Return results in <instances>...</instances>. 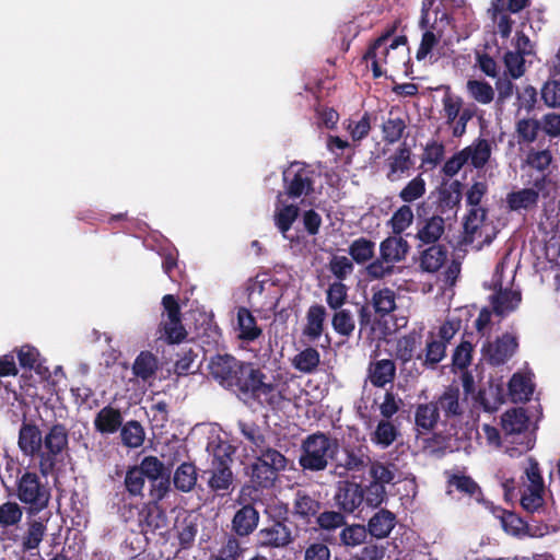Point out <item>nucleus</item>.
<instances>
[{
    "label": "nucleus",
    "instance_id": "obj_1",
    "mask_svg": "<svg viewBox=\"0 0 560 560\" xmlns=\"http://www.w3.org/2000/svg\"><path fill=\"white\" fill-rule=\"evenodd\" d=\"M241 377L234 389V394L242 400H252L257 405L277 410L285 400L281 375L267 376L255 363L247 362L244 370L240 371Z\"/></svg>",
    "mask_w": 560,
    "mask_h": 560
},
{
    "label": "nucleus",
    "instance_id": "obj_2",
    "mask_svg": "<svg viewBox=\"0 0 560 560\" xmlns=\"http://www.w3.org/2000/svg\"><path fill=\"white\" fill-rule=\"evenodd\" d=\"M408 38L406 35H399L392 39L388 46L377 48L368 47L363 55V60L370 62L374 79L387 75V68L393 71L402 70L408 73L410 63Z\"/></svg>",
    "mask_w": 560,
    "mask_h": 560
},
{
    "label": "nucleus",
    "instance_id": "obj_3",
    "mask_svg": "<svg viewBox=\"0 0 560 560\" xmlns=\"http://www.w3.org/2000/svg\"><path fill=\"white\" fill-rule=\"evenodd\" d=\"M40 472L24 470L15 481L14 495L23 505L26 516H37L51 500V488Z\"/></svg>",
    "mask_w": 560,
    "mask_h": 560
},
{
    "label": "nucleus",
    "instance_id": "obj_4",
    "mask_svg": "<svg viewBox=\"0 0 560 560\" xmlns=\"http://www.w3.org/2000/svg\"><path fill=\"white\" fill-rule=\"evenodd\" d=\"M339 443L327 433L317 431L308 434L301 443L299 465L304 471L318 472L325 470L330 462H335Z\"/></svg>",
    "mask_w": 560,
    "mask_h": 560
},
{
    "label": "nucleus",
    "instance_id": "obj_5",
    "mask_svg": "<svg viewBox=\"0 0 560 560\" xmlns=\"http://www.w3.org/2000/svg\"><path fill=\"white\" fill-rule=\"evenodd\" d=\"M69 450V430L65 423L55 422L44 433L43 451L37 468L45 478L51 476Z\"/></svg>",
    "mask_w": 560,
    "mask_h": 560
},
{
    "label": "nucleus",
    "instance_id": "obj_6",
    "mask_svg": "<svg viewBox=\"0 0 560 560\" xmlns=\"http://www.w3.org/2000/svg\"><path fill=\"white\" fill-rule=\"evenodd\" d=\"M259 497L250 495V487H242L236 503L241 505L231 521V532L238 537L250 536L258 527L260 514L254 506Z\"/></svg>",
    "mask_w": 560,
    "mask_h": 560
},
{
    "label": "nucleus",
    "instance_id": "obj_7",
    "mask_svg": "<svg viewBox=\"0 0 560 560\" xmlns=\"http://www.w3.org/2000/svg\"><path fill=\"white\" fill-rule=\"evenodd\" d=\"M162 322L160 324L161 338L168 345L183 342L187 331L182 323V312L177 299L173 294L162 298Z\"/></svg>",
    "mask_w": 560,
    "mask_h": 560
},
{
    "label": "nucleus",
    "instance_id": "obj_8",
    "mask_svg": "<svg viewBox=\"0 0 560 560\" xmlns=\"http://www.w3.org/2000/svg\"><path fill=\"white\" fill-rule=\"evenodd\" d=\"M314 171L301 162H293L282 173L283 192L288 198L298 199L314 192Z\"/></svg>",
    "mask_w": 560,
    "mask_h": 560
},
{
    "label": "nucleus",
    "instance_id": "obj_9",
    "mask_svg": "<svg viewBox=\"0 0 560 560\" xmlns=\"http://www.w3.org/2000/svg\"><path fill=\"white\" fill-rule=\"evenodd\" d=\"M246 363L231 354H217L210 360L209 372L223 388L233 393Z\"/></svg>",
    "mask_w": 560,
    "mask_h": 560
},
{
    "label": "nucleus",
    "instance_id": "obj_10",
    "mask_svg": "<svg viewBox=\"0 0 560 560\" xmlns=\"http://www.w3.org/2000/svg\"><path fill=\"white\" fill-rule=\"evenodd\" d=\"M288 509L284 508V516L271 520L257 533V546L266 549H282L293 542L292 529L288 525Z\"/></svg>",
    "mask_w": 560,
    "mask_h": 560
},
{
    "label": "nucleus",
    "instance_id": "obj_11",
    "mask_svg": "<svg viewBox=\"0 0 560 560\" xmlns=\"http://www.w3.org/2000/svg\"><path fill=\"white\" fill-rule=\"evenodd\" d=\"M444 425L452 427L462 421L465 413V404L460 401L459 387L456 385L446 386L442 394L434 398Z\"/></svg>",
    "mask_w": 560,
    "mask_h": 560
},
{
    "label": "nucleus",
    "instance_id": "obj_12",
    "mask_svg": "<svg viewBox=\"0 0 560 560\" xmlns=\"http://www.w3.org/2000/svg\"><path fill=\"white\" fill-rule=\"evenodd\" d=\"M334 501L347 514L354 513L364 503V489L353 480H342L337 485Z\"/></svg>",
    "mask_w": 560,
    "mask_h": 560
},
{
    "label": "nucleus",
    "instance_id": "obj_13",
    "mask_svg": "<svg viewBox=\"0 0 560 560\" xmlns=\"http://www.w3.org/2000/svg\"><path fill=\"white\" fill-rule=\"evenodd\" d=\"M44 434L34 420L24 417L18 436V446L23 455L40 460Z\"/></svg>",
    "mask_w": 560,
    "mask_h": 560
},
{
    "label": "nucleus",
    "instance_id": "obj_14",
    "mask_svg": "<svg viewBox=\"0 0 560 560\" xmlns=\"http://www.w3.org/2000/svg\"><path fill=\"white\" fill-rule=\"evenodd\" d=\"M517 346V339L514 336L504 334L494 342L485 343L482 354L491 365L497 366L505 363L514 354Z\"/></svg>",
    "mask_w": 560,
    "mask_h": 560
},
{
    "label": "nucleus",
    "instance_id": "obj_15",
    "mask_svg": "<svg viewBox=\"0 0 560 560\" xmlns=\"http://www.w3.org/2000/svg\"><path fill=\"white\" fill-rule=\"evenodd\" d=\"M343 458L335 463V472L342 477L348 471H362L371 463V457L363 446H345Z\"/></svg>",
    "mask_w": 560,
    "mask_h": 560
},
{
    "label": "nucleus",
    "instance_id": "obj_16",
    "mask_svg": "<svg viewBox=\"0 0 560 560\" xmlns=\"http://www.w3.org/2000/svg\"><path fill=\"white\" fill-rule=\"evenodd\" d=\"M445 232V221L441 215L418 219L415 238L419 242L418 248L439 243Z\"/></svg>",
    "mask_w": 560,
    "mask_h": 560
},
{
    "label": "nucleus",
    "instance_id": "obj_17",
    "mask_svg": "<svg viewBox=\"0 0 560 560\" xmlns=\"http://www.w3.org/2000/svg\"><path fill=\"white\" fill-rule=\"evenodd\" d=\"M487 508L500 521V525L506 534L515 537H523L529 534L527 522L514 512L497 506L492 502H487Z\"/></svg>",
    "mask_w": 560,
    "mask_h": 560
},
{
    "label": "nucleus",
    "instance_id": "obj_18",
    "mask_svg": "<svg viewBox=\"0 0 560 560\" xmlns=\"http://www.w3.org/2000/svg\"><path fill=\"white\" fill-rule=\"evenodd\" d=\"M27 517L26 529L21 536V549L23 552L38 549L47 533L48 518Z\"/></svg>",
    "mask_w": 560,
    "mask_h": 560
},
{
    "label": "nucleus",
    "instance_id": "obj_19",
    "mask_svg": "<svg viewBox=\"0 0 560 560\" xmlns=\"http://www.w3.org/2000/svg\"><path fill=\"white\" fill-rule=\"evenodd\" d=\"M439 422H442V418L434 400L416 406L415 425L419 434L433 432Z\"/></svg>",
    "mask_w": 560,
    "mask_h": 560
},
{
    "label": "nucleus",
    "instance_id": "obj_20",
    "mask_svg": "<svg viewBox=\"0 0 560 560\" xmlns=\"http://www.w3.org/2000/svg\"><path fill=\"white\" fill-rule=\"evenodd\" d=\"M299 215V206L294 203H284L282 201V192L280 191L277 196V202L273 211V222L283 237H287V233L291 230Z\"/></svg>",
    "mask_w": 560,
    "mask_h": 560
},
{
    "label": "nucleus",
    "instance_id": "obj_21",
    "mask_svg": "<svg viewBox=\"0 0 560 560\" xmlns=\"http://www.w3.org/2000/svg\"><path fill=\"white\" fill-rule=\"evenodd\" d=\"M322 509V502L316 494H311L305 490H298L293 500V514L310 523L311 518L316 517Z\"/></svg>",
    "mask_w": 560,
    "mask_h": 560
},
{
    "label": "nucleus",
    "instance_id": "obj_22",
    "mask_svg": "<svg viewBox=\"0 0 560 560\" xmlns=\"http://www.w3.org/2000/svg\"><path fill=\"white\" fill-rule=\"evenodd\" d=\"M396 376V365L393 360L382 359L370 362L368 368V380L374 387L384 388L392 384Z\"/></svg>",
    "mask_w": 560,
    "mask_h": 560
},
{
    "label": "nucleus",
    "instance_id": "obj_23",
    "mask_svg": "<svg viewBox=\"0 0 560 560\" xmlns=\"http://www.w3.org/2000/svg\"><path fill=\"white\" fill-rule=\"evenodd\" d=\"M278 477L279 474L255 458L250 465V483L243 487H250V495H253L258 490L272 488Z\"/></svg>",
    "mask_w": 560,
    "mask_h": 560
},
{
    "label": "nucleus",
    "instance_id": "obj_24",
    "mask_svg": "<svg viewBox=\"0 0 560 560\" xmlns=\"http://www.w3.org/2000/svg\"><path fill=\"white\" fill-rule=\"evenodd\" d=\"M462 151L467 158V163L476 170H481L491 159L492 147L488 139L478 137L471 144L462 149Z\"/></svg>",
    "mask_w": 560,
    "mask_h": 560
},
{
    "label": "nucleus",
    "instance_id": "obj_25",
    "mask_svg": "<svg viewBox=\"0 0 560 560\" xmlns=\"http://www.w3.org/2000/svg\"><path fill=\"white\" fill-rule=\"evenodd\" d=\"M409 249V243L400 235L388 236L380 244V256L395 265L406 259Z\"/></svg>",
    "mask_w": 560,
    "mask_h": 560
},
{
    "label": "nucleus",
    "instance_id": "obj_26",
    "mask_svg": "<svg viewBox=\"0 0 560 560\" xmlns=\"http://www.w3.org/2000/svg\"><path fill=\"white\" fill-rule=\"evenodd\" d=\"M420 252L419 266L422 271L434 273L441 269L447 259V247L444 244H429Z\"/></svg>",
    "mask_w": 560,
    "mask_h": 560
},
{
    "label": "nucleus",
    "instance_id": "obj_27",
    "mask_svg": "<svg viewBox=\"0 0 560 560\" xmlns=\"http://www.w3.org/2000/svg\"><path fill=\"white\" fill-rule=\"evenodd\" d=\"M122 420L120 410L107 405L96 413L94 428L101 434H113L120 429Z\"/></svg>",
    "mask_w": 560,
    "mask_h": 560
},
{
    "label": "nucleus",
    "instance_id": "obj_28",
    "mask_svg": "<svg viewBox=\"0 0 560 560\" xmlns=\"http://www.w3.org/2000/svg\"><path fill=\"white\" fill-rule=\"evenodd\" d=\"M410 156L411 151L406 143H404L387 159L388 173L386 177L389 182L400 179L402 175L410 170L412 165Z\"/></svg>",
    "mask_w": 560,
    "mask_h": 560
},
{
    "label": "nucleus",
    "instance_id": "obj_29",
    "mask_svg": "<svg viewBox=\"0 0 560 560\" xmlns=\"http://www.w3.org/2000/svg\"><path fill=\"white\" fill-rule=\"evenodd\" d=\"M395 525L396 515L386 509H382L369 520L366 530L372 537L383 539L389 536Z\"/></svg>",
    "mask_w": 560,
    "mask_h": 560
},
{
    "label": "nucleus",
    "instance_id": "obj_30",
    "mask_svg": "<svg viewBox=\"0 0 560 560\" xmlns=\"http://www.w3.org/2000/svg\"><path fill=\"white\" fill-rule=\"evenodd\" d=\"M326 310L320 304L310 306L306 313V325L303 328L302 335L308 341L314 342L322 336L324 331V323L326 318Z\"/></svg>",
    "mask_w": 560,
    "mask_h": 560
},
{
    "label": "nucleus",
    "instance_id": "obj_31",
    "mask_svg": "<svg viewBox=\"0 0 560 560\" xmlns=\"http://www.w3.org/2000/svg\"><path fill=\"white\" fill-rule=\"evenodd\" d=\"M209 474L208 487L215 493L228 492L233 483V471L231 466L220 462L218 465H211V467L205 471Z\"/></svg>",
    "mask_w": 560,
    "mask_h": 560
},
{
    "label": "nucleus",
    "instance_id": "obj_32",
    "mask_svg": "<svg viewBox=\"0 0 560 560\" xmlns=\"http://www.w3.org/2000/svg\"><path fill=\"white\" fill-rule=\"evenodd\" d=\"M522 301L520 291L509 289H500L491 296V305L493 313L498 316H505L506 314L515 311Z\"/></svg>",
    "mask_w": 560,
    "mask_h": 560
},
{
    "label": "nucleus",
    "instance_id": "obj_33",
    "mask_svg": "<svg viewBox=\"0 0 560 560\" xmlns=\"http://www.w3.org/2000/svg\"><path fill=\"white\" fill-rule=\"evenodd\" d=\"M237 327L238 339L245 342H253L262 334L261 328L257 325L255 316L244 306L237 310Z\"/></svg>",
    "mask_w": 560,
    "mask_h": 560
},
{
    "label": "nucleus",
    "instance_id": "obj_34",
    "mask_svg": "<svg viewBox=\"0 0 560 560\" xmlns=\"http://www.w3.org/2000/svg\"><path fill=\"white\" fill-rule=\"evenodd\" d=\"M463 184L459 180H453L439 190L438 208L441 213L448 210H456L462 200Z\"/></svg>",
    "mask_w": 560,
    "mask_h": 560
},
{
    "label": "nucleus",
    "instance_id": "obj_35",
    "mask_svg": "<svg viewBox=\"0 0 560 560\" xmlns=\"http://www.w3.org/2000/svg\"><path fill=\"white\" fill-rule=\"evenodd\" d=\"M529 418L523 408L506 410L501 418V425L505 434H520L527 430Z\"/></svg>",
    "mask_w": 560,
    "mask_h": 560
},
{
    "label": "nucleus",
    "instance_id": "obj_36",
    "mask_svg": "<svg viewBox=\"0 0 560 560\" xmlns=\"http://www.w3.org/2000/svg\"><path fill=\"white\" fill-rule=\"evenodd\" d=\"M399 435V428L393 421L382 419L371 433V441L382 448H386L390 446Z\"/></svg>",
    "mask_w": 560,
    "mask_h": 560
},
{
    "label": "nucleus",
    "instance_id": "obj_37",
    "mask_svg": "<svg viewBox=\"0 0 560 560\" xmlns=\"http://www.w3.org/2000/svg\"><path fill=\"white\" fill-rule=\"evenodd\" d=\"M197 467L194 463H182L174 472L173 482L180 492L191 491L197 483Z\"/></svg>",
    "mask_w": 560,
    "mask_h": 560
},
{
    "label": "nucleus",
    "instance_id": "obj_38",
    "mask_svg": "<svg viewBox=\"0 0 560 560\" xmlns=\"http://www.w3.org/2000/svg\"><path fill=\"white\" fill-rule=\"evenodd\" d=\"M421 334L416 330L400 337L396 345L397 359L404 363L411 361L415 358L417 348L421 345Z\"/></svg>",
    "mask_w": 560,
    "mask_h": 560
},
{
    "label": "nucleus",
    "instance_id": "obj_39",
    "mask_svg": "<svg viewBox=\"0 0 560 560\" xmlns=\"http://www.w3.org/2000/svg\"><path fill=\"white\" fill-rule=\"evenodd\" d=\"M487 209L483 207H470L463 223L464 240L466 243L474 242L476 233L487 218Z\"/></svg>",
    "mask_w": 560,
    "mask_h": 560
},
{
    "label": "nucleus",
    "instance_id": "obj_40",
    "mask_svg": "<svg viewBox=\"0 0 560 560\" xmlns=\"http://www.w3.org/2000/svg\"><path fill=\"white\" fill-rule=\"evenodd\" d=\"M319 363L320 354L317 349L313 347L305 348L295 354L292 359L293 368L305 374L314 373L317 370Z\"/></svg>",
    "mask_w": 560,
    "mask_h": 560
},
{
    "label": "nucleus",
    "instance_id": "obj_41",
    "mask_svg": "<svg viewBox=\"0 0 560 560\" xmlns=\"http://www.w3.org/2000/svg\"><path fill=\"white\" fill-rule=\"evenodd\" d=\"M371 304L377 315L385 317L396 308V294L389 288L380 289L373 293Z\"/></svg>",
    "mask_w": 560,
    "mask_h": 560
},
{
    "label": "nucleus",
    "instance_id": "obj_42",
    "mask_svg": "<svg viewBox=\"0 0 560 560\" xmlns=\"http://www.w3.org/2000/svg\"><path fill=\"white\" fill-rule=\"evenodd\" d=\"M120 438L125 446L130 448L140 447L145 438L144 429L137 420L127 421L120 427Z\"/></svg>",
    "mask_w": 560,
    "mask_h": 560
},
{
    "label": "nucleus",
    "instance_id": "obj_43",
    "mask_svg": "<svg viewBox=\"0 0 560 560\" xmlns=\"http://www.w3.org/2000/svg\"><path fill=\"white\" fill-rule=\"evenodd\" d=\"M158 370V359L150 351H141L136 358L132 372L142 381L151 378Z\"/></svg>",
    "mask_w": 560,
    "mask_h": 560
},
{
    "label": "nucleus",
    "instance_id": "obj_44",
    "mask_svg": "<svg viewBox=\"0 0 560 560\" xmlns=\"http://www.w3.org/2000/svg\"><path fill=\"white\" fill-rule=\"evenodd\" d=\"M375 243L366 237L354 240L348 248L351 260L358 265H363L374 257Z\"/></svg>",
    "mask_w": 560,
    "mask_h": 560
},
{
    "label": "nucleus",
    "instance_id": "obj_45",
    "mask_svg": "<svg viewBox=\"0 0 560 560\" xmlns=\"http://www.w3.org/2000/svg\"><path fill=\"white\" fill-rule=\"evenodd\" d=\"M255 458L267 467L271 468L277 474L285 470L288 466V458L277 448L271 447L269 444L256 453Z\"/></svg>",
    "mask_w": 560,
    "mask_h": 560
},
{
    "label": "nucleus",
    "instance_id": "obj_46",
    "mask_svg": "<svg viewBox=\"0 0 560 560\" xmlns=\"http://www.w3.org/2000/svg\"><path fill=\"white\" fill-rule=\"evenodd\" d=\"M538 198L539 195L535 189L524 188L518 191L510 192L506 197V202L511 210L517 211L535 206L538 201Z\"/></svg>",
    "mask_w": 560,
    "mask_h": 560
},
{
    "label": "nucleus",
    "instance_id": "obj_47",
    "mask_svg": "<svg viewBox=\"0 0 560 560\" xmlns=\"http://www.w3.org/2000/svg\"><path fill=\"white\" fill-rule=\"evenodd\" d=\"M23 505L15 501H7L0 505V529H8L20 524L23 517Z\"/></svg>",
    "mask_w": 560,
    "mask_h": 560
},
{
    "label": "nucleus",
    "instance_id": "obj_48",
    "mask_svg": "<svg viewBox=\"0 0 560 560\" xmlns=\"http://www.w3.org/2000/svg\"><path fill=\"white\" fill-rule=\"evenodd\" d=\"M447 483L450 487H454L458 492L480 501V497L482 495L481 488L470 476L453 474L450 476Z\"/></svg>",
    "mask_w": 560,
    "mask_h": 560
},
{
    "label": "nucleus",
    "instance_id": "obj_49",
    "mask_svg": "<svg viewBox=\"0 0 560 560\" xmlns=\"http://www.w3.org/2000/svg\"><path fill=\"white\" fill-rule=\"evenodd\" d=\"M368 530L364 525H345L339 534L340 545L346 548H354L365 542Z\"/></svg>",
    "mask_w": 560,
    "mask_h": 560
},
{
    "label": "nucleus",
    "instance_id": "obj_50",
    "mask_svg": "<svg viewBox=\"0 0 560 560\" xmlns=\"http://www.w3.org/2000/svg\"><path fill=\"white\" fill-rule=\"evenodd\" d=\"M238 429L242 435L252 444L255 454L268 445L266 436L255 422L240 421Z\"/></svg>",
    "mask_w": 560,
    "mask_h": 560
},
{
    "label": "nucleus",
    "instance_id": "obj_51",
    "mask_svg": "<svg viewBox=\"0 0 560 560\" xmlns=\"http://www.w3.org/2000/svg\"><path fill=\"white\" fill-rule=\"evenodd\" d=\"M413 219L415 215L411 207L402 205L393 213L387 224L390 226L394 235H400L412 224Z\"/></svg>",
    "mask_w": 560,
    "mask_h": 560
},
{
    "label": "nucleus",
    "instance_id": "obj_52",
    "mask_svg": "<svg viewBox=\"0 0 560 560\" xmlns=\"http://www.w3.org/2000/svg\"><path fill=\"white\" fill-rule=\"evenodd\" d=\"M509 394L515 402L527 401L533 395V387L525 376L514 374L509 382Z\"/></svg>",
    "mask_w": 560,
    "mask_h": 560
},
{
    "label": "nucleus",
    "instance_id": "obj_53",
    "mask_svg": "<svg viewBox=\"0 0 560 560\" xmlns=\"http://www.w3.org/2000/svg\"><path fill=\"white\" fill-rule=\"evenodd\" d=\"M541 126L537 119L534 118H523L516 122L515 131L517 136V142L522 143H532L534 142L540 130Z\"/></svg>",
    "mask_w": 560,
    "mask_h": 560
},
{
    "label": "nucleus",
    "instance_id": "obj_54",
    "mask_svg": "<svg viewBox=\"0 0 560 560\" xmlns=\"http://www.w3.org/2000/svg\"><path fill=\"white\" fill-rule=\"evenodd\" d=\"M407 128L406 121L401 117H389L383 122V140L386 143L393 144L399 141Z\"/></svg>",
    "mask_w": 560,
    "mask_h": 560
},
{
    "label": "nucleus",
    "instance_id": "obj_55",
    "mask_svg": "<svg viewBox=\"0 0 560 560\" xmlns=\"http://www.w3.org/2000/svg\"><path fill=\"white\" fill-rule=\"evenodd\" d=\"M149 503L156 505L162 501L171 491V475L170 472L156 479L149 480Z\"/></svg>",
    "mask_w": 560,
    "mask_h": 560
},
{
    "label": "nucleus",
    "instance_id": "obj_56",
    "mask_svg": "<svg viewBox=\"0 0 560 560\" xmlns=\"http://www.w3.org/2000/svg\"><path fill=\"white\" fill-rule=\"evenodd\" d=\"M467 90L471 97L480 104H489L494 98V90L487 81L469 80Z\"/></svg>",
    "mask_w": 560,
    "mask_h": 560
},
{
    "label": "nucleus",
    "instance_id": "obj_57",
    "mask_svg": "<svg viewBox=\"0 0 560 560\" xmlns=\"http://www.w3.org/2000/svg\"><path fill=\"white\" fill-rule=\"evenodd\" d=\"M144 483L145 478L137 466L127 469L124 485L130 497H143Z\"/></svg>",
    "mask_w": 560,
    "mask_h": 560
},
{
    "label": "nucleus",
    "instance_id": "obj_58",
    "mask_svg": "<svg viewBox=\"0 0 560 560\" xmlns=\"http://www.w3.org/2000/svg\"><path fill=\"white\" fill-rule=\"evenodd\" d=\"M331 325L335 331L343 337H350L355 328V323L350 311L345 308L336 310Z\"/></svg>",
    "mask_w": 560,
    "mask_h": 560
},
{
    "label": "nucleus",
    "instance_id": "obj_59",
    "mask_svg": "<svg viewBox=\"0 0 560 560\" xmlns=\"http://www.w3.org/2000/svg\"><path fill=\"white\" fill-rule=\"evenodd\" d=\"M136 466L142 472L143 477L148 479V481L170 472L165 468L163 462L152 455L143 457L141 463Z\"/></svg>",
    "mask_w": 560,
    "mask_h": 560
},
{
    "label": "nucleus",
    "instance_id": "obj_60",
    "mask_svg": "<svg viewBox=\"0 0 560 560\" xmlns=\"http://www.w3.org/2000/svg\"><path fill=\"white\" fill-rule=\"evenodd\" d=\"M425 194V180L421 175L416 176L399 191V198L406 202L411 203Z\"/></svg>",
    "mask_w": 560,
    "mask_h": 560
},
{
    "label": "nucleus",
    "instance_id": "obj_61",
    "mask_svg": "<svg viewBox=\"0 0 560 560\" xmlns=\"http://www.w3.org/2000/svg\"><path fill=\"white\" fill-rule=\"evenodd\" d=\"M241 538L242 537L231 532V534L226 536L217 556L225 557V560H238L245 551Z\"/></svg>",
    "mask_w": 560,
    "mask_h": 560
},
{
    "label": "nucleus",
    "instance_id": "obj_62",
    "mask_svg": "<svg viewBox=\"0 0 560 560\" xmlns=\"http://www.w3.org/2000/svg\"><path fill=\"white\" fill-rule=\"evenodd\" d=\"M396 267L380 256L365 267V276L370 280H382L395 273Z\"/></svg>",
    "mask_w": 560,
    "mask_h": 560
},
{
    "label": "nucleus",
    "instance_id": "obj_63",
    "mask_svg": "<svg viewBox=\"0 0 560 560\" xmlns=\"http://www.w3.org/2000/svg\"><path fill=\"white\" fill-rule=\"evenodd\" d=\"M328 269L338 281L342 282L353 272L354 265L353 261L346 256L334 255L329 260Z\"/></svg>",
    "mask_w": 560,
    "mask_h": 560
},
{
    "label": "nucleus",
    "instance_id": "obj_64",
    "mask_svg": "<svg viewBox=\"0 0 560 560\" xmlns=\"http://www.w3.org/2000/svg\"><path fill=\"white\" fill-rule=\"evenodd\" d=\"M316 524L323 530H335L346 525L343 512L324 511L317 514Z\"/></svg>",
    "mask_w": 560,
    "mask_h": 560
}]
</instances>
